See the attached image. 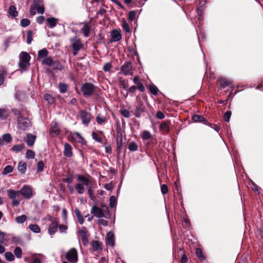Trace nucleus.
Wrapping results in <instances>:
<instances>
[{"instance_id":"1","label":"nucleus","mask_w":263,"mask_h":263,"mask_svg":"<svg viewBox=\"0 0 263 263\" xmlns=\"http://www.w3.org/2000/svg\"><path fill=\"white\" fill-rule=\"evenodd\" d=\"M147 112V109L144 102L141 100L139 96L136 97V101L135 103L134 109L131 110L134 116L138 118H140L143 114Z\"/></svg>"},{"instance_id":"2","label":"nucleus","mask_w":263,"mask_h":263,"mask_svg":"<svg viewBox=\"0 0 263 263\" xmlns=\"http://www.w3.org/2000/svg\"><path fill=\"white\" fill-rule=\"evenodd\" d=\"M77 180L81 182L82 183H79L75 186V189L79 194H82L84 192V185L89 186L91 183L90 179L86 177L84 175H77Z\"/></svg>"},{"instance_id":"3","label":"nucleus","mask_w":263,"mask_h":263,"mask_svg":"<svg viewBox=\"0 0 263 263\" xmlns=\"http://www.w3.org/2000/svg\"><path fill=\"white\" fill-rule=\"evenodd\" d=\"M97 87L91 83L86 82L84 83L81 87V91L85 98H88L95 94Z\"/></svg>"},{"instance_id":"4","label":"nucleus","mask_w":263,"mask_h":263,"mask_svg":"<svg viewBox=\"0 0 263 263\" xmlns=\"http://www.w3.org/2000/svg\"><path fill=\"white\" fill-rule=\"evenodd\" d=\"M30 56L27 52H22L20 55L19 67L23 69L29 65Z\"/></svg>"},{"instance_id":"5","label":"nucleus","mask_w":263,"mask_h":263,"mask_svg":"<svg viewBox=\"0 0 263 263\" xmlns=\"http://www.w3.org/2000/svg\"><path fill=\"white\" fill-rule=\"evenodd\" d=\"M70 42L72 43V53L73 55H76L78 54V51L81 49L83 48V44L81 43L80 39H77L74 36L70 39Z\"/></svg>"},{"instance_id":"6","label":"nucleus","mask_w":263,"mask_h":263,"mask_svg":"<svg viewBox=\"0 0 263 263\" xmlns=\"http://www.w3.org/2000/svg\"><path fill=\"white\" fill-rule=\"evenodd\" d=\"M66 259L71 263H77L78 260V252L76 249L71 248L65 255Z\"/></svg>"},{"instance_id":"7","label":"nucleus","mask_w":263,"mask_h":263,"mask_svg":"<svg viewBox=\"0 0 263 263\" xmlns=\"http://www.w3.org/2000/svg\"><path fill=\"white\" fill-rule=\"evenodd\" d=\"M79 116L82 120V124L86 126H87L91 121L92 117L91 114L85 110L80 111Z\"/></svg>"},{"instance_id":"8","label":"nucleus","mask_w":263,"mask_h":263,"mask_svg":"<svg viewBox=\"0 0 263 263\" xmlns=\"http://www.w3.org/2000/svg\"><path fill=\"white\" fill-rule=\"evenodd\" d=\"M18 126L20 129L25 130L31 126V122L27 118L20 116L18 119Z\"/></svg>"},{"instance_id":"9","label":"nucleus","mask_w":263,"mask_h":263,"mask_svg":"<svg viewBox=\"0 0 263 263\" xmlns=\"http://www.w3.org/2000/svg\"><path fill=\"white\" fill-rule=\"evenodd\" d=\"M20 191V194L22 195L25 199H30L32 196V189L28 185H24Z\"/></svg>"},{"instance_id":"10","label":"nucleus","mask_w":263,"mask_h":263,"mask_svg":"<svg viewBox=\"0 0 263 263\" xmlns=\"http://www.w3.org/2000/svg\"><path fill=\"white\" fill-rule=\"evenodd\" d=\"M116 144L117 156V157H119L123 148L122 135L120 132H118L117 134Z\"/></svg>"},{"instance_id":"11","label":"nucleus","mask_w":263,"mask_h":263,"mask_svg":"<svg viewBox=\"0 0 263 263\" xmlns=\"http://www.w3.org/2000/svg\"><path fill=\"white\" fill-rule=\"evenodd\" d=\"M87 230L85 227H83L79 232L83 244L85 246H87L88 243V236L89 235L87 234Z\"/></svg>"},{"instance_id":"12","label":"nucleus","mask_w":263,"mask_h":263,"mask_svg":"<svg viewBox=\"0 0 263 263\" xmlns=\"http://www.w3.org/2000/svg\"><path fill=\"white\" fill-rule=\"evenodd\" d=\"M217 82V84L220 86L219 90L224 89L232 84V82L224 77L218 78Z\"/></svg>"},{"instance_id":"13","label":"nucleus","mask_w":263,"mask_h":263,"mask_svg":"<svg viewBox=\"0 0 263 263\" xmlns=\"http://www.w3.org/2000/svg\"><path fill=\"white\" fill-rule=\"evenodd\" d=\"M104 209H102L96 205H93L91 209V213L94 216L98 218L103 217L104 216Z\"/></svg>"},{"instance_id":"14","label":"nucleus","mask_w":263,"mask_h":263,"mask_svg":"<svg viewBox=\"0 0 263 263\" xmlns=\"http://www.w3.org/2000/svg\"><path fill=\"white\" fill-rule=\"evenodd\" d=\"M192 119L195 122H200L205 125H209V126H212V125H211V123H209L207 120L202 115L194 114Z\"/></svg>"},{"instance_id":"15","label":"nucleus","mask_w":263,"mask_h":263,"mask_svg":"<svg viewBox=\"0 0 263 263\" xmlns=\"http://www.w3.org/2000/svg\"><path fill=\"white\" fill-rule=\"evenodd\" d=\"M171 124L170 120H166L162 122L160 126L159 129L164 133L168 134L170 132V126Z\"/></svg>"},{"instance_id":"16","label":"nucleus","mask_w":263,"mask_h":263,"mask_svg":"<svg viewBox=\"0 0 263 263\" xmlns=\"http://www.w3.org/2000/svg\"><path fill=\"white\" fill-rule=\"evenodd\" d=\"M111 38L110 40V42H118L121 40L122 35L120 33V31L117 30H113L111 32Z\"/></svg>"},{"instance_id":"17","label":"nucleus","mask_w":263,"mask_h":263,"mask_svg":"<svg viewBox=\"0 0 263 263\" xmlns=\"http://www.w3.org/2000/svg\"><path fill=\"white\" fill-rule=\"evenodd\" d=\"M131 70V63L128 61L125 62V63L122 66L121 68V71L123 73V74L125 76L129 74Z\"/></svg>"},{"instance_id":"18","label":"nucleus","mask_w":263,"mask_h":263,"mask_svg":"<svg viewBox=\"0 0 263 263\" xmlns=\"http://www.w3.org/2000/svg\"><path fill=\"white\" fill-rule=\"evenodd\" d=\"M106 243L107 245H109L111 247H114L115 242L114 239V234L112 232H109L107 233L106 238Z\"/></svg>"},{"instance_id":"19","label":"nucleus","mask_w":263,"mask_h":263,"mask_svg":"<svg viewBox=\"0 0 263 263\" xmlns=\"http://www.w3.org/2000/svg\"><path fill=\"white\" fill-rule=\"evenodd\" d=\"M50 133L53 137L58 136L60 133V130L57 126L56 122L52 123L50 128Z\"/></svg>"},{"instance_id":"20","label":"nucleus","mask_w":263,"mask_h":263,"mask_svg":"<svg viewBox=\"0 0 263 263\" xmlns=\"http://www.w3.org/2000/svg\"><path fill=\"white\" fill-rule=\"evenodd\" d=\"M72 146L68 143L64 144V155L67 157H71L72 156Z\"/></svg>"},{"instance_id":"21","label":"nucleus","mask_w":263,"mask_h":263,"mask_svg":"<svg viewBox=\"0 0 263 263\" xmlns=\"http://www.w3.org/2000/svg\"><path fill=\"white\" fill-rule=\"evenodd\" d=\"M59 227L58 222L57 221H53L49 226L48 228V233L50 235H53L55 233Z\"/></svg>"},{"instance_id":"22","label":"nucleus","mask_w":263,"mask_h":263,"mask_svg":"<svg viewBox=\"0 0 263 263\" xmlns=\"http://www.w3.org/2000/svg\"><path fill=\"white\" fill-rule=\"evenodd\" d=\"M8 197L11 199H16L20 195V191L9 189L7 191Z\"/></svg>"},{"instance_id":"23","label":"nucleus","mask_w":263,"mask_h":263,"mask_svg":"<svg viewBox=\"0 0 263 263\" xmlns=\"http://www.w3.org/2000/svg\"><path fill=\"white\" fill-rule=\"evenodd\" d=\"M27 163L23 161H21L18 162L17 166L18 171L22 174H24L27 170Z\"/></svg>"},{"instance_id":"24","label":"nucleus","mask_w":263,"mask_h":263,"mask_svg":"<svg viewBox=\"0 0 263 263\" xmlns=\"http://www.w3.org/2000/svg\"><path fill=\"white\" fill-rule=\"evenodd\" d=\"M36 138V136L32 135L31 134H28L27 135V140L25 141L27 144L29 146H32L35 142Z\"/></svg>"},{"instance_id":"25","label":"nucleus","mask_w":263,"mask_h":263,"mask_svg":"<svg viewBox=\"0 0 263 263\" xmlns=\"http://www.w3.org/2000/svg\"><path fill=\"white\" fill-rule=\"evenodd\" d=\"M48 53L49 52L46 48L39 50L37 54V60L40 61L41 59H45L47 57Z\"/></svg>"},{"instance_id":"26","label":"nucleus","mask_w":263,"mask_h":263,"mask_svg":"<svg viewBox=\"0 0 263 263\" xmlns=\"http://www.w3.org/2000/svg\"><path fill=\"white\" fill-rule=\"evenodd\" d=\"M91 247L93 251H98L102 250V245L98 240H93L91 243Z\"/></svg>"},{"instance_id":"27","label":"nucleus","mask_w":263,"mask_h":263,"mask_svg":"<svg viewBox=\"0 0 263 263\" xmlns=\"http://www.w3.org/2000/svg\"><path fill=\"white\" fill-rule=\"evenodd\" d=\"M91 28L88 24H85L81 29V32L83 33L85 37L89 36Z\"/></svg>"},{"instance_id":"28","label":"nucleus","mask_w":263,"mask_h":263,"mask_svg":"<svg viewBox=\"0 0 263 263\" xmlns=\"http://www.w3.org/2000/svg\"><path fill=\"white\" fill-rule=\"evenodd\" d=\"M46 21L50 28L55 27L58 23V20L53 17L47 18Z\"/></svg>"},{"instance_id":"29","label":"nucleus","mask_w":263,"mask_h":263,"mask_svg":"<svg viewBox=\"0 0 263 263\" xmlns=\"http://www.w3.org/2000/svg\"><path fill=\"white\" fill-rule=\"evenodd\" d=\"M102 134H103L102 132H99V133H98L96 132H92V138L96 141H97L98 142H102L103 139H102L101 135Z\"/></svg>"},{"instance_id":"30","label":"nucleus","mask_w":263,"mask_h":263,"mask_svg":"<svg viewBox=\"0 0 263 263\" xmlns=\"http://www.w3.org/2000/svg\"><path fill=\"white\" fill-rule=\"evenodd\" d=\"M68 88V84L64 83H59L58 84V88L61 93H64L67 92Z\"/></svg>"},{"instance_id":"31","label":"nucleus","mask_w":263,"mask_h":263,"mask_svg":"<svg viewBox=\"0 0 263 263\" xmlns=\"http://www.w3.org/2000/svg\"><path fill=\"white\" fill-rule=\"evenodd\" d=\"M74 136L77 140V142L81 143L82 145H85L87 143L86 140L81 136V134L79 133H76L74 134Z\"/></svg>"},{"instance_id":"32","label":"nucleus","mask_w":263,"mask_h":263,"mask_svg":"<svg viewBox=\"0 0 263 263\" xmlns=\"http://www.w3.org/2000/svg\"><path fill=\"white\" fill-rule=\"evenodd\" d=\"M74 213H75L76 216L77 217L79 222L81 224H82L84 223V220L83 216L82 215V214L81 213L80 211L77 208L74 210Z\"/></svg>"},{"instance_id":"33","label":"nucleus","mask_w":263,"mask_h":263,"mask_svg":"<svg viewBox=\"0 0 263 263\" xmlns=\"http://www.w3.org/2000/svg\"><path fill=\"white\" fill-rule=\"evenodd\" d=\"M8 12L12 18H15L18 14L16 7L13 5H11L9 7Z\"/></svg>"},{"instance_id":"34","label":"nucleus","mask_w":263,"mask_h":263,"mask_svg":"<svg viewBox=\"0 0 263 263\" xmlns=\"http://www.w3.org/2000/svg\"><path fill=\"white\" fill-rule=\"evenodd\" d=\"M119 86L120 87L125 90H127V88L128 87V81L127 79L122 80L120 79L119 80Z\"/></svg>"},{"instance_id":"35","label":"nucleus","mask_w":263,"mask_h":263,"mask_svg":"<svg viewBox=\"0 0 263 263\" xmlns=\"http://www.w3.org/2000/svg\"><path fill=\"white\" fill-rule=\"evenodd\" d=\"M25 147L23 144L14 145L12 147L11 150L15 153H18L21 152Z\"/></svg>"},{"instance_id":"36","label":"nucleus","mask_w":263,"mask_h":263,"mask_svg":"<svg viewBox=\"0 0 263 263\" xmlns=\"http://www.w3.org/2000/svg\"><path fill=\"white\" fill-rule=\"evenodd\" d=\"M44 99L45 100L47 101L49 104H53L55 101V98L48 93H46L44 95Z\"/></svg>"},{"instance_id":"37","label":"nucleus","mask_w":263,"mask_h":263,"mask_svg":"<svg viewBox=\"0 0 263 263\" xmlns=\"http://www.w3.org/2000/svg\"><path fill=\"white\" fill-rule=\"evenodd\" d=\"M53 70H61L63 69L64 67L61 63L58 61H53V65L51 66Z\"/></svg>"},{"instance_id":"38","label":"nucleus","mask_w":263,"mask_h":263,"mask_svg":"<svg viewBox=\"0 0 263 263\" xmlns=\"http://www.w3.org/2000/svg\"><path fill=\"white\" fill-rule=\"evenodd\" d=\"M53 60L51 57H47L42 60V64L51 66L53 65Z\"/></svg>"},{"instance_id":"39","label":"nucleus","mask_w":263,"mask_h":263,"mask_svg":"<svg viewBox=\"0 0 263 263\" xmlns=\"http://www.w3.org/2000/svg\"><path fill=\"white\" fill-rule=\"evenodd\" d=\"M122 28L125 32L127 33H130L131 32V30L130 29L129 26L128 24L127 23L126 20L125 18L122 19Z\"/></svg>"},{"instance_id":"40","label":"nucleus","mask_w":263,"mask_h":263,"mask_svg":"<svg viewBox=\"0 0 263 263\" xmlns=\"http://www.w3.org/2000/svg\"><path fill=\"white\" fill-rule=\"evenodd\" d=\"M29 228L30 230H31L32 232L39 233L41 232V229L40 227L36 224H31L29 226Z\"/></svg>"},{"instance_id":"41","label":"nucleus","mask_w":263,"mask_h":263,"mask_svg":"<svg viewBox=\"0 0 263 263\" xmlns=\"http://www.w3.org/2000/svg\"><path fill=\"white\" fill-rule=\"evenodd\" d=\"M2 140L6 143H10L12 141V138L10 134H5L2 136Z\"/></svg>"},{"instance_id":"42","label":"nucleus","mask_w":263,"mask_h":263,"mask_svg":"<svg viewBox=\"0 0 263 263\" xmlns=\"http://www.w3.org/2000/svg\"><path fill=\"white\" fill-rule=\"evenodd\" d=\"M91 185V184L90 183L89 186H87V193L91 200H95L96 199V196L93 194Z\"/></svg>"},{"instance_id":"43","label":"nucleus","mask_w":263,"mask_h":263,"mask_svg":"<svg viewBox=\"0 0 263 263\" xmlns=\"http://www.w3.org/2000/svg\"><path fill=\"white\" fill-rule=\"evenodd\" d=\"M128 148L131 152H135L138 150V145L134 141H132L129 143Z\"/></svg>"},{"instance_id":"44","label":"nucleus","mask_w":263,"mask_h":263,"mask_svg":"<svg viewBox=\"0 0 263 263\" xmlns=\"http://www.w3.org/2000/svg\"><path fill=\"white\" fill-rule=\"evenodd\" d=\"M7 74V71L4 68H3L0 73V86L3 84L4 82L5 76Z\"/></svg>"},{"instance_id":"45","label":"nucleus","mask_w":263,"mask_h":263,"mask_svg":"<svg viewBox=\"0 0 263 263\" xmlns=\"http://www.w3.org/2000/svg\"><path fill=\"white\" fill-rule=\"evenodd\" d=\"M96 121L99 124H101L107 122V119L105 117H101L98 115L96 117Z\"/></svg>"},{"instance_id":"46","label":"nucleus","mask_w":263,"mask_h":263,"mask_svg":"<svg viewBox=\"0 0 263 263\" xmlns=\"http://www.w3.org/2000/svg\"><path fill=\"white\" fill-rule=\"evenodd\" d=\"M149 90L150 92L155 96L157 95L159 91V89H158V88L153 84L149 85Z\"/></svg>"},{"instance_id":"47","label":"nucleus","mask_w":263,"mask_h":263,"mask_svg":"<svg viewBox=\"0 0 263 263\" xmlns=\"http://www.w3.org/2000/svg\"><path fill=\"white\" fill-rule=\"evenodd\" d=\"M6 259L9 261H12L14 260L15 257L14 255L11 252H7L5 254Z\"/></svg>"},{"instance_id":"48","label":"nucleus","mask_w":263,"mask_h":263,"mask_svg":"<svg viewBox=\"0 0 263 263\" xmlns=\"http://www.w3.org/2000/svg\"><path fill=\"white\" fill-rule=\"evenodd\" d=\"M27 219V216L25 215L17 216L15 218V221L18 223H23Z\"/></svg>"},{"instance_id":"49","label":"nucleus","mask_w":263,"mask_h":263,"mask_svg":"<svg viewBox=\"0 0 263 263\" xmlns=\"http://www.w3.org/2000/svg\"><path fill=\"white\" fill-rule=\"evenodd\" d=\"M141 137L143 140H148L152 138L151 133L148 131H144L142 134Z\"/></svg>"},{"instance_id":"50","label":"nucleus","mask_w":263,"mask_h":263,"mask_svg":"<svg viewBox=\"0 0 263 263\" xmlns=\"http://www.w3.org/2000/svg\"><path fill=\"white\" fill-rule=\"evenodd\" d=\"M117 203V199L115 196H111L109 198V206L111 208L116 206Z\"/></svg>"},{"instance_id":"51","label":"nucleus","mask_w":263,"mask_h":263,"mask_svg":"<svg viewBox=\"0 0 263 263\" xmlns=\"http://www.w3.org/2000/svg\"><path fill=\"white\" fill-rule=\"evenodd\" d=\"M13 168L11 165H7L4 168L2 174L3 175H7L10 173L12 172Z\"/></svg>"},{"instance_id":"52","label":"nucleus","mask_w":263,"mask_h":263,"mask_svg":"<svg viewBox=\"0 0 263 263\" xmlns=\"http://www.w3.org/2000/svg\"><path fill=\"white\" fill-rule=\"evenodd\" d=\"M14 253L16 257L18 258H20L22 255V250L20 247H17L14 250Z\"/></svg>"},{"instance_id":"53","label":"nucleus","mask_w":263,"mask_h":263,"mask_svg":"<svg viewBox=\"0 0 263 263\" xmlns=\"http://www.w3.org/2000/svg\"><path fill=\"white\" fill-rule=\"evenodd\" d=\"M33 32L31 30H28L27 32V43L28 44H31L32 41Z\"/></svg>"},{"instance_id":"54","label":"nucleus","mask_w":263,"mask_h":263,"mask_svg":"<svg viewBox=\"0 0 263 263\" xmlns=\"http://www.w3.org/2000/svg\"><path fill=\"white\" fill-rule=\"evenodd\" d=\"M35 157V152L31 149H27L26 154V157L27 159H33Z\"/></svg>"},{"instance_id":"55","label":"nucleus","mask_w":263,"mask_h":263,"mask_svg":"<svg viewBox=\"0 0 263 263\" xmlns=\"http://www.w3.org/2000/svg\"><path fill=\"white\" fill-rule=\"evenodd\" d=\"M120 112L121 114L125 118H128L130 117V112H131V111H129V110H128L127 109H121L120 110Z\"/></svg>"},{"instance_id":"56","label":"nucleus","mask_w":263,"mask_h":263,"mask_svg":"<svg viewBox=\"0 0 263 263\" xmlns=\"http://www.w3.org/2000/svg\"><path fill=\"white\" fill-rule=\"evenodd\" d=\"M196 255L201 260H203L205 259V257L203 255L202 251L200 248L196 249Z\"/></svg>"},{"instance_id":"57","label":"nucleus","mask_w":263,"mask_h":263,"mask_svg":"<svg viewBox=\"0 0 263 263\" xmlns=\"http://www.w3.org/2000/svg\"><path fill=\"white\" fill-rule=\"evenodd\" d=\"M30 24V21L27 18H23L20 22V24L23 27H26L29 26Z\"/></svg>"},{"instance_id":"58","label":"nucleus","mask_w":263,"mask_h":263,"mask_svg":"<svg viewBox=\"0 0 263 263\" xmlns=\"http://www.w3.org/2000/svg\"><path fill=\"white\" fill-rule=\"evenodd\" d=\"M112 67V64L111 63H105L103 67V69L105 72H109L110 71V69Z\"/></svg>"},{"instance_id":"59","label":"nucleus","mask_w":263,"mask_h":263,"mask_svg":"<svg viewBox=\"0 0 263 263\" xmlns=\"http://www.w3.org/2000/svg\"><path fill=\"white\" fill-rule=\"evenodd\" d=\"M136 11L132 10L129 12L128 18L130 21H133L136 17Z\"/></svg>"},{"instance_id":"60","label":"nucleus","mask_w":263,"mask_h":263,"mask_svg":"<svg viewBox=\"0 0 263 263\" xmlns=\"http://www.w3.org/2000/svg\"><path fill=\"white\" fill-rule=\"evenodd\" d=\"M104 206L105 207V209H104L103 211L104 213L103 217L108 219L110 217L111 214L109 211L108 207L107 205H104Z\"/></svg>"},{"instance_id":"61","label":"nucleus","mask_w":263,"mask_h":263,"mask_svg":"<svg viewBox=\"0 0 263 263\" xmlns=\"http://www.w3.org/2000/svg\"><path fill=\"white\" fill-rule=\"evenodd\" d=\"M37 171L38 172H41L43 171L44 167V163L42 161H40L37 163Z\"/></svg>"},{"instance_id":"62","label":"nucleus","mask_w":263,"mask_h":263,"mask_svg":"<svg viewBox=\"0 0 263 263\" xmlns=\"http://www.w3.org/2000/svg\"><path fill=\"white\" fill-rule=\"evenodd\" d=\"M231 111H227L226 112L224 113L223 116V120L226 121L228 122L230 120V118L231 116Z\"/></svg>"},{"instance_id":"63","label":"nucleus","mask_w":263,"mask_h":263,"mask_svg":"<svg viewBox=\"0 0 263 263\" xmlns=\"http://www.w3.org/2000/svg\"><path fill=\"white\" fill-rule=\"evenodd\" d=\"M161 191L163 195L168 193V186L166 184H163L161 185Z\"/></svg>"},{"instance_id":"64","label":"nucleus","mask_w":263,"mask_h":263,"mask_svg":"<svg viewBox=\"0 0 263 263\" xmlns=\"http://www.w3.org/2000/svg\"><path fill=\"white\" fill-rule=\"evenodd\" d=\"M8 116L7 111L5 109H0V117L5 119H6Z\"/></svg>"}]
</instances>
